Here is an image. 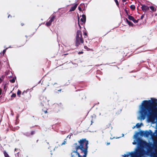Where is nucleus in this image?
Returning a JSON list of instances; mask_svg holds the SVG:
<instances>
[{"label": "nucleus", "mask_w": 157, "mask_h": 157, "mask_svg": "<svg viewBox=\"0 0 157 157\" xmlns=\"http://www.w3.org/2000/svg\"><path fill=\"white\" fill-rule=\"evenodd\" d=\"M138 119L140 121L146 118L152 123H156L157 127V101L149 100L142 101L139 106ZM155 132L157 137V129Z\"/></svg>", "instance_id": "obj_1"}, {"label": "nucleus", "mask_w": 157, "mask_h": 157, "mask_svg": "<svg viewBox=\"0 0 157 157\" xmlns=\"http://www.w3.org/2000/svg\"><path fill=\"white\" fill-rule=\"evenodd\" d=\"M137 143H138V145L135 151L127 152L126 154H124L122 156L124 157H128L129 155L131 156V157H136V154L137 153L140 156L144 155L145 151L143 149L140 150V147L143 148L144 146L149 147V144L146 142L142 140L140 138H137L134 140L132 144L133 145H136Z\"/></svg>", "instance_id": "obj_2"}, {"label": "nucleus", "mask_w": 157, "mask_h": 157, "mask_svg": "<svg viewBox=\"0 0 157 157\" xmlns=\"http://www.w3.org/2000/svg\"><path fill=\"white\" fill-rule=\"evenodd\" d=\"M79 145L77 143L74 144V145L75 146L76 149H80L82 152L84 153V156H86L87 154V149L88 148V141L86 139H82L78 141Z\"/></svg>", "instance_id": "obj_3"}, {"label": "nucleus", "mask_w": 157, "mask_h": 157, "mask_svg": "<svg viewBox=\"0 0 157 157\" xmlns=\"http://www.w3.org/2000/svg\"><path fill=\"white\" fill-rule=\"evenodd\" d=\"M84 42V40L82 38L81 32V31L78 30L77 31L76 36L75 40V45L78 46L80 44H83Z\"/></svg>", "instance_id": "obj_4"}, {"label": "nucleus", "mask_w": 157, "mask_h": 157, "mask_svg": "<svg viewBox=\"0 0 157 157\" xmlns=\"http://www.w3.org/2000/svg\"><path fill=\"white\" fill-rule=\"evenodd\" d=\"M78 150L76 149V151H74L71 153V157H82L80 155L79 153L77 151ZM83 157H86V156H84V155L82 156Z\"/></svg>", "instance_id": "obj_5"}, {"label": "nucleus", "mask_w": 157, "mask_h": 157, "mask_svg": "<svg viewBox=\"0 0 157 157\" xmlns=\"http://www.w3.org/2000/svg\"><path fill=\"white\" fill-rule=\"evenodd\" d=\"M143 135L144 136L146 137H149L150 135H152V133L151 130L149 131H146L143 133Z\"/></svg>", "instance_id": "obj_6"}, {"label": "nucleus", "mask_w": 157, "mask_h": 157, "mask_svg": "<svg viewBox=\"0 0 157 157\" xmlns=\"http://www.w3.org/2000/svg\"><path fill=\"white\" fill-rule=\"evenodd\" d=\"M141 8L144 12H146L148 11L149 9V7L144 5H142Z\"/></svg>", "instance_id": "obj_7"}, {"label": "nucleus", "mask_w": 157, "mask_h": 157, "mask_svg": "<svg viewBox=\"0 0 157 157\" xmlns=\"http://www.w3.org/2000/svg\"><path fill=\"white\" fill-rule=\"evenodd\" d=\"M55 17L54 16H53L49 20V21L47 22L46 23V25L47 26H48L51 25L52 22L54 21V19L55 18Z\"/></svg>", "instance_id": "obj_8"}, {"label": "nucleus", "mask_w": 157, "mask_h": 157, "mask_svg": "<svg viewBox=\"0 0 157 157\" xmlns=\"http://www.w3.org/2000/svg\"><path fill=\"white\" fill-rule=\"evenodd\" d=\"M80 21L82 22V24L85 22L86 21V16L85 15L83 14L82 15V18L81 19Z\"/></svg>", "instance_id": "obj_9"}, {"label": "nucleus", "mask_w": 157, "mask_h": 157, "mask_svg": "<svg viewBox=\"0 0 157 157\" xmlns=\"http://www.w3.org/2000/svg\"><path fill=\"white\" fill-rule=\"evenodd\" d=\"M78 5V4H76L75 5L73 6H72L70 10V11H74L76 8L77 6Z\"/></svg>", "instance_id": "obj_10"}, {"label": "nucleus", "mask_w": 157, "mask_h": 157, "mask_svg": "<svg viewBox=\"0 0 157 157\" xmlns=\"http://www.w3.org/2000/svg\"><path fill=\"white\" fill-rule=\"evenodd\" d=\"M142 123L140 124L139 123H137L135 126H134L132 128L134 129L135 127H136L137 128H139L141 126V125H143Z\"/></svg>", "instance_id": "obj_11"}, {"label": "nucleus", "mask_w": 157, "mask_h": 157, "mask_svg": "<svg viewBox=\"0 0 157 157\" xmlns=\"http://www.w3.org/2000/svg\"><path fill=\"white\" fill-rule=\"evenodd\" d=\"M85 5L84 4H83V3L81 4H80V6L78 7V9L80 11H81L82 10V8L80 6H81L82 7H83V6L85 7Z\"/></svg>", "instance_id": "obj_12"}, {"label": "nucleus", "mask_w": 157, "mask_h": 157, "mask_svg": "<svg viewBox=\"0 0 157 157\" xmlns=\"http://www.w3.org/2000/svg\"><path fill=\"white\" fill-rule=\"evenodd\" d=\"M149 8L151 10V11H150L152 13L155 11L156 9H155V8L154 6H151Z\"/></svg>", "instance_id": "obj_13"}, {"label": "nucleus", "mask_w": 157, "mask_h": 157, "mask_svg": "<svg viewBox=\"0 0 157 157\" xmlns=\"http://www.w3.org/2000/svg\"><path fill=\"white\" fill-rule=\"evenodd\" d=\"M127 22L128 23L129 26H132L133 25V23L130 21H129L127 19H126Z\"/></svg>", "instance_id": "obj_14"}, {"label": "nucleus", "mask_w": 157, "mask_h": 157, "mask_svg": "<svg viewBox=\"0 0 157 157\" xmlns=\"http://www.w3.org/2000/svg\"><path fill=\"white\" fill-rule=\"evenodd\" d=\"M150 156L152 157H157V153L155 155L154 152H151L150 154Z\"/></svg>", "instance_id": "obj_15"}, {"label": "nucleus", "mask_w": 157, "mask_h": 157, "mask_svg": "<svg viewBox=\"0 0 157 157\" xmlns=\"http://www.w3.org/2000/svg\"><path fill=\"white\" fill-rule=\"evenodd\" d=\"M128 18L130 20H131V21H132L133 20H134V18L132 16H131L130 15H128Z\"/></svg>", "instance_id": "obj_16"}, {"label": "nucleus", "mask_w": 157, "mask_h": 157, "mask_svg": "<svg viewBox=\"0 0 157 157\" xmlns=\"http://www.w3.org/2000/svg\"><path fill=\"white\" fill-rule=\"evenodd\" d=\"M4 154L5 157H10L6 151L4 152Z\"/></svg>", "instance_id": "obj_17"}, {"label": "nucleus", "mask_w": 157, "mask_h": 157, "mask_svg": "<svg viewBox=\"0 0 157 157\" xmlns=\"http://www.w3.org/2000/svg\"><path fill=\"white\" fill-rule=\"evenodd\" d=\"M130 8L132 10H134L135 9V6L133 5H132L130 6Z\"/></svg>", "instance_id": "obj_18"}, {"label": "nucleus", "mask_w": 157, "mask_h": 157, "mask_svg": "<svg viewBox=\"0 0 157 157\" xmlns=\"http://www.w3.org/2000/svg\"><path fill=\"white\" fill-rule=\"evenodd\" d=\"M21 94V91L20 90H18V91L17 92V95L19 97H20V95Z\"/></svg>", "instance_id": "obj_19"}, {"label": "nucleus", "mask_w": 157, "mask_h": 157, "mask_svg": "<svg viewBox=\"0 0 157 157\" xmlns=\"http://www.w3.org/2000/svg\"><path fill=\"white\" fill-rule=\"evenodd\" d=\"M10 81L12 83H13L15 82V78H13L12 79L10 80Z\"/></svg>", "instance_id": "obj_20"}, {"label": "nucleus", "mask_w": 157, "mask_h": 157, "mask_svg": "<svg viewBox=\"0 0 157 157\" xmlns=\"http://www.w3.org/2000/svg\"><path fill=\"white\" fill-rule=\"evenodd\" d=\"M66 139H65L64 140V141L63 142L62 144H61V145H64L65 144H66Z\"/></svg>", "instance_id": "obj_21"}, {"label": "nucleus", "mask_w": 157, "mask_h": 157, "mask_svg": "<svg viewBox=\"0 0 157 157\" xmlns=\"http://www.w3.org/2000/svg\"><path fill=\"white\" fill-rule=\"evenodd\" d=\"M155 145L154 146V148L155 149H157V142L155 143Z\"/></svg>", "instance_id": "obj_22"}, {"label": "nucleus", "mask_w": 157, "mask_h": 157, "mask_svg": "<svg viewBox=\"0 0 157 157\" xmlns=\"http://www.w3.org/2000/svg\"><path fill=\"white\" fill-rule=\"evenodd\" d=\"M8 48H6V49L4 50L3 51V52H2V53L3 54V55H4L6 52V50Z\"/></svg>", "instance_id": "obj_23"}, {"label": "nucleus", "mask_w": 157, "mask_h": 157, "mask_svg": "<svg viewBox=\"0 0 157 157\" xmlns=\"http://www.w3.org/2000/svg\"><path fill=\"white\" fill-rule=\"evenodd\" d=\"M115 1L117 5V6H118L119 5V3L118 1L117 0H115Z\"/></svg>", "instance_id": "obj_24"}, {"label": "nucleus", "mask_w": 157, "mask_h": 157, "mask_svg": "<svg viewBox=\"0 0 157 157\" xmlns=\"http://www.w3.org/2000/svg\"><path fill=\"white\" fill-rule=\"evenodd\" d=\"M16 96V94H13L11 96L12 97H15Z\"/></svg>", "instance_id": "obj_25"}, {"label": "nucleus", "mask_w": 157, "mask_h": 157, "mask_svg": "<svg viewBox=\"0 0 157 157\" xmlns=\"http://www.w3.org/2000/svg\"><path fill=\"white\" fill-rule=\"evenodd\" d=\"M132 21L135 23H136L138 21L137 20L135 19L134 18V20H133Z\"/></svg>", "instance_id": "obj_26"}, {"label": "nucleus", "mask_w": 157, "mask_h": 157, "mask_svg": "<svg viewBox=\"0 0 157 157\" xmlns=\"http://www.w3.org/2000/svg\"><path fill=\"white\" fill-rule=\"evenodd\" d=\"M35 132L34 131H32L31 132L30 134L31 135H33L34 134Z\"/></svg>", "instance_id": "obj_27"}, {"label": "nucleus", "mask_w": 157, "mask_h": 157, "mask_svg": "<svg viewBox=\"0 0 157 157\" xmlns=\"http://www.w3.org/2000/svg\"><path fill=\"white\" fill-rule=\"evenodd\" d=\"M79 18L78 17V25H79V26L80 28H81V26L79 25Z\"/></svg>", "instance_id": "obj_28"}, {"label": "nucleus", "mask_w": 157, "mask_h": 157, "mask_svg": "<svg viewBox=\"0 0 157 157\" xmlns=\"http://www.w3.org/2000/svg\"><path fill=\"white\" fill-rule=\"evenodd\" d=\"M24 135L26 136H29V134H27V133H25L24 134Z\"/></svg>", "instance_id": "obj_29"}, {"label": "nucleus", "mask_w": 157, "mask_h": 157, "mask_svg": "<svg viewBox=\"0 0 157 157\" xmlns=\"http://www.w3.org/2000/svg\"><path fill=\"white\" fill-rule=\"evenodd\" d=\"M84 47L85 49H86L87 50V49H88V48L86 46H84Z\"/></svg>", "instance_id": "obj_30"}, {"label": "nucleus", "mask_w": 157, "mask_h": 157, "mask_svg": "<svg viewBox=\"0 0 157 157\" xmlns=\"http://www.w3.org/2000/svg\"><path fill=\"white\" fill-rule=\"evenodd\" d=\"M43 112L45 113H47V110H44V111H43Z\"/></svg>", "instance_id": "obj_31"}, {"label": "nucleus", "mask_w": 157, "mask_h": 157, "mask_svg": "<svg viewBox=\"0 0 157 157\" xmlns=\"http://www.w3.org/2000/svg\"><path fill=\"white\" fill-rule=\"evenodd\" d=\"M83 53V52H79L78 53V54H82Z\"/></svg>", "instance_id": "obj_32"}, {"label": "nucleus", "mask_w": 157, "mask_h": 157, "mask_svg": "<svg viewBox=\"0 0 157 157\" xmlns=\"http://www.w3.org/2000/svg\"><path fill=\"white\" fill-rule=\"evenodd\" d=\"M110 144V143L108 142V143H107L106 145H109Z\"/></svg>", "instance_id": "obj_33"}, {"label": "nucleus", "mask_w": 157, "mask_h": 157, "mask_svg": "<svg viewBox=\"0 0 157 157\" xmlns=\"http://www.w3.org/2000/svg\"><path fill=\"white\" fill-rule=\"evenodd\" d=\"M2 90L0 89V94H1L2 93Z\"/></svg>", "instance_id": "obj_34"}, {"label": "nucleus", "mask_w": 157, "mask_h": 157, "mask_svg": "<svg viewBox=\"0 0 157 157\" xmlns=\"http://www.w3.org/2000/svg\"><path fill=\"white\" fill-rule=\"evenodd\" d=\"M84 34L85 36H86V35H87V34H86V33H84Z\"/></svg>", "instance_id": "obj_35"}, {"label": "nucleus", "mask_w": 157, "mask_h": 157, "mask_svg": "<svg viewBox=\"0 0 157 157\" xmlns=\"http://www.w3.org/2000/svg\"><path fill=\"white\" fill-rule=\"evenodd\" d=\"M143 16H142L141 17V19H142L143 18Z\"/></svg>", "instance_id": "obj_36"}, {"label": "nucleus", "mask_w": 157, "mask_h": 157, "mask_svg": "<svg viewBox=\"0 0 157 157\" xmlns=\"http://www.w3.org/2000/svg\"><path fill=\"white\" fill-rule=\"evenodd\" d=\"M42 117H43L44 118H45V117H46V116H44H44H42Z\"/></svg>", "instance_id": "obj_37"}, {"label": "nucleus", "mask_w": 157, "mask_h": 157, "mask_svg": "<svg viewBox=\"0 0 157 157\" xmlns=\"http://www.w3.org/2000/svg\"><path fill=\"white\" fill-rule=\"evenodd\" d=\"M90 50V48H88V49H87V50L88 51H89V50Z\"/></svg>", "instance_id": "obj_38"}, {"label": "nucleus", "mask_w": 157, "mask_h": 157, "mask_svg": "<svg viewBox=\"0 0 157 157\" xmlns=\"http://www.w3.org/2000/svg\"><path fill=\"white\" fill-rule=\"evenodd\" d=\"M122 136H124V134H122Z\"/></svg>", "instance_id": "obj_39"}, {"label": "nucleus", "mask_w": 157, "mask_h": 157, "mask_svg": "<svg viewBox=\"0 0 157 157\" xmlns=\"http://www.w3.org/2000/svg\"><path fill=\"white\" fill-rule=\"evenodd\" d=\"M10 16V15H9L8 16V18H9V17Z\"/></svg>", "instance_id": "obj_40"}, {"label": "nucleus", "mask_w": 157, "mask_h": 157, "mask_svg": "<svg viewBox=\"0 0 157 157\" xmlns=\"http://www.w3.org/2000/svg\"><path fill=\"white\" fill-rule=\"evenodd\" d=\"M41 105H42L43 106H44V105L43 104L42 105V103L41 104Z\"/></svg>", "instance_id": "obj_41"}, {"label": "nucleus", "mask_w": 157, "mask_h": 157, "mask_svg": "<svg viewBox=\"0 0 157 157\" xmlns=\"http://www.w3.org/2000/svg\"><path fill=\"white\" fill-rule=\"evenodd\" d=\"M11 46H10V47L8 48H10Z\"/></svg>", "instance_id": "obj_42"}, {"label": "nucleus", "mask_w": 157, "mask_h": 157, "mask_svg": "<svg viewBox=\"0 0 157 157\" xmlns=\"http://www.w3.org/2000/svg\"><path fill=\"white\" fill-rule=\"evenodd\" d=\"M1 78H0V81H1Z\"/></svg>", "instance_id": "obj_43"}, {"label": "nucleus", "mask_w": 157, "mask_h": 157, "mask_svg": "<svg viewBox=\"0 0 157 157\" xmlns=\"http://www.w3.org/2000/svg\"><path fill=\"white\" fill-rule=\"evenodd\" d=\"M21 25H23V24H21Z\"/></svg>", "instance_id": "obj_44"}, {"label": "nucleus", "mask_w": 157, "mask_h": 157, "mask_svg": "<svg viewBox=\"0 0 157 157\" xmlns=\"http://www.w3.org/2000/svg\"><path fill=\"white\" fill-rule=\"evenodd\" d=\"M69 136H67V137H69Z\"/></svg>", "instance_id": "obj_45"}, {"label": "nucleus", "mask_w": 157, "mask_h": 157, "mask_svg": "<svg viewBox=\"0 0 157 157\" xmlns=\"http://www.w3.org/2000/svg\"><path fill=\"white\" fill-rule=\"evenodd\" d=\"M16 150V148H15V151Z\"/></svg>", "instance_id": "obj_46"}]
</instances>
